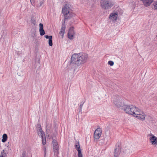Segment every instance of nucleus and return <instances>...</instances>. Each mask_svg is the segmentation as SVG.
I'll return each instance as SVG.
<instances>
[{"label": "nucleus", "instance_id": "19", "mask_svg": "<svg viewBox=\"0 0 157 157\" xmlns=\"http://www.w3.org/2000/svg\"><path fill=\"white\" fill-rule=\"evenodd\" d=\"M75 146L76 149L78 151L81 150L80 146L78 142H76L75 143Z\"/></svg>", "mask_w": 157, "mask_h": 157}, {"label": "nucleus", "instance_id": "16", "mask_svg": "<svg viewBox=\"0 0 157 157\" xmlns=\"http://www.w3.org/2000/svg\"><path fill=\"white\" fill-rule=\"evenodd\" d=\"M117 16L118 15L116 13H112L110 15L109 17L113 19V21H116L117 19Z\"/></svg>", "mask_w": 157, "mask_h": 157}, {"label": "nucleus", "instance_id": "1", "mask_svg": "<svg viewBox=\"0 0 157 157\" xmlns=\"http://www.w3.org/2000/svg\"><path fill=\"white\" fill-rule=\"evenodd\" d=\"M123 109L125 113L131 115H132L138 119L143 121L145 119V114L140 109L132 105H125L124 106Z\"/></svg>", "mask_w": 157, "mask_h": 157}, {"label": "nucleus", "instance_id": "5", "mask_svg": "<svg viewBox=\"0 0 157 157\" xmlns=\"http://www.w3.org/2000/svg\"><path fill=\"white\" fill-rule=\"evenodd\" d=\"M52 144L53 147L54 155L57 156L59 154V146L56 140L53 139Z\"/></svg>", "mask_w": 157, "mask_h": 157}, {"label": "nucleus", "instance_id": "18", "mask_svg": "<svg viewBox=\"0 0 157 157\" xmlns=\"http://www.w3.org/2000/svg\"><path fill=\"white\" fill-rule=\"evenodd\" d=\"M7 139V136L6 134H4L2 136V141L3 142H5Z\"/></svg>", "mask_w": 157, "mask_h": 157}, {"label": "nucleus", "instance_id": "27", "mask_svg": "<svg viewBox=\"0 0 157 157\" xmlns=\"http://www.w3.org/2000/svg\"><path fill=\"white\" fill-rule=\"evenodd\" d=\"M26 152L25 151H24L22 153V157H25L26 156Z\"/></svg>", "mask_w": 157, "mask_h": 157}, {"label": "nucleus", "instance_id": "15", "mask_svg": "<svg viewBox=\"0 0 157 157\" xmlns=\"http://www.w3.org/2000/svg\"><path fill=\"white\" fill-rule=\"evenodd\" d=\"M45 37L46 39H48V44L50 46H52V36L46 35Z\"/></svg>", "mask_w": 157, "mask_h": 157}, {"label": "nucleus", "instance_id": "2", "mask_svg": "<svg viewBox=\"0 0 157 157\" xmlns=\"http://www.w3.org/2000/svg\"><path fill=\"white\" fill-rule=\"evenodd\" d=\"M88 58L87 54L85 53H80L73 54L71 57V62L78 65L83 64L86 62Z\"/></svg>", "mask_w": 157, "mask_h": 157}, {"label": "nucleus", "instance_id": "7", "mask_svg": "<svg viewBox=\"0 0 157 157\" xmlns=\"http://www.w3.org/2000/svg\"><path fill=\"white\" fill-rule=\"evenodd\" d=\"M102 132V130L100 128H98L95 130L94 133V139L98 140L100 138L101 134Z\"/></svg>", "mask_w": 157, "mask_h": 157}, {"label": "nucleus", "instance_id": "24", "mask_svg": "<svg viewBox=\"0 0 157 157\" xmlns=\"http://www.w3.org/2000/svg\"><path fill=\"white\" fill-rule=\"evenodd\" d=\"M83 106V105L80 104L79 105V112H81L82 111V109Z\"/></svg>", "mask_w": 157, "mask_h": 157}, {"label": "nucleus", "instance_id": "8", "mask_svg": "<svg viewBox=\"0 0 157 157\" xmlns=\"http://www.w3.org/2000/svg\"><path fill=\"white\" fill-rule=\"evenodd\" d=\"M71 6L68 4H65L62 8V13L63 14L71 12L70 11Z\"/></svg>", "mask_w": 157, "mask_h": 157}, {"label": "nucleus", "instance_id": "6", "mask_svg": "<svg viewBox=\"0 0 157 157\" xmlns=\"http://www.w3.org/2000/svg\"><path fill=\"white\" fill-rule=\"evenodd\" d=\"M37 130L38 135L40 136L42 138V144L43 145H45L46 144V139L44 132L43 131L41 128L37 129Z\"/></svg>", "mask_w": 157, "mask_h": 157}, {"label": "nucleus", "instance_id": "4", "mask_svg": "<svg viewBox=\"0 0 157 157\" xmlns=\"http://www.w3.org/2000/svg\"><path fill=\"white\" fill-rule=\"evenodd\" d=\"M122 156L121 146L119 144H117L114 149V157H118L119 156Z\"/></svg>", "mask_w": 157, "mask_h": 157}, {"label": "nucleus", "instance_id": "30", "mask_svg": "<svg viewBox=\"0 0 157 157\" xmlns=\"http://www.w3.org/2000/svg\"><path fill=\"white\" fill-rule=\"evenodd\" d=\"M7 145V147H8V148H10V143L8 142V144L6 145Z\"/></svg>", "mask_w": 157, "mask_h": 157}, {"label": "nucleus", "instance_id": "20", "mask_svg": "<svg viewBox=\"0 0 157 157\" xmlns=\"http://www.w3.org/2000/svg\"><path fill=\"white\" fill-rule=\"evenodd\" d=\"M6 153L4 152V150H3L1 152L0 157H6Z\"/></svg>", "mask_w": 157, "mask_h": 157}, {"label": "nucleus", "instance_id": "9", "mask_svg": "<svg viewBox=\"0 0 157 157\" xmlns=\"http://www.w3.org/2000/svg\"><path fill=\"white\" fill-rule=\"evenodd\" d=\"M75 35V33L73 30V28H71L69 30L68 33V38L70 40H72L74 38V36Z\"/></svg>", "mask_w": 157, "mask_h": 157}, {"label": "nucleus", "instance_id": "31", "mask_svg": "<svg viewBox=\"0 0 157 157\" xmlns=\"http://www.w3.org/2000/svg\"><path fill=\"white\" fill-rule=\"evenodd\" d=\"M85 102V101H82L81 103L80 104L81 105H83L84 103Z\"/></svg>", "mask_w": 157, "mask_h": 157}, {"label": "nucleus", "instance_id": "13", "mask_svg": "<svg viewBox=\"0 0 157 157\" xmlns=\"http://www.w3.org/2000/svg\"><path fill=\"white\" fill-rule=\"evenodd\" d=\"M150 140L152 144H157V138L155 136L152 135V136L150 137Z\"/></svg>", "mask_w": 157, "mask_h": 157}, {"label": "nucleus", "instance_id": "3", "mask_svg": "<svg viewBox=\"0 0 157 157\" xmlns=\"http://www.w3.org/2000/svg\"><path fill=\"white\" fill-rule=\"evenodd\" d=\"M100 4L101 7L105 10L111 8L113 5L111 0H101Z\"/></svg>", "mask_w": 157, "mask_h": 157}, {"label": "nucleus", "instance_id": "29", "mask_svg": "<svg viewBox=\"0 0 157 157\" xmlns=\"http://www.w3.org/2000/svg\"><path fill=\"white\" fill-rule=\"evenodd\" d=\"M154 7L155 9L157 10V2L154 5Z\"/></svg>", "mask_w": 157, "mask_h": 157}, {"label": "nucleus", "instance_id": "26", "mask_svg": "<svg viewBox=\"0 0 157 157\" xmlns=\"http://www.w3.org/2000/svg\"><path fill=\"white\" fill-rule=\"evenodd\" d=\"M43 2L42 1H40V3L38 5V7H40L43 4Z\"/></svg>", "mask_w": 157, "mask_h": 157}, {"label": "nucleus", "instance_id": "22", "mask_svg": "<svg viewBox=\"0 0 157 157\" xmlns=\"http://www.w3.org/2000/svg\"><path fill=\"white\" fill-rule=\"evenodd\" d=\"M108 64L111 66H112L114 64V62L112 61H109L108 62Z\"/></svg>", "mask_w": 157, "mask_h": 157}, {"label": "nucleus", "instance_id": "11", "mask_svg": "<svg viewBox=\"0 0 157 157\" xmlns=\"http://www.w3.org/2000/svg\"><path fill=\"white\" fill-rule=\"evenodd\" d=\"M154 0H143L142 1L145 7H148L153 2Z\"/></svg>", "mask_w": 157, "mask_h": 157}, {"label": "nucleus", "instance_id": "12", "mask_svg": "<svg viewBox=\"0 0 157 157\" xmlns=\"http://www.w3.org/2000/svg\"><path fill=\"white\" fill-rule=\"evenodd\" d=\"M63 14L64 15V19L65 20L70 19L71 18L75 15L74 13H72V12H71L68 13H63Z\"/></svg>", "mask_w": 157, "mask_h": 157}, {"label": "nucleus", "instance_id": "25", "mask_svg": "<svg viewBox=\"0 0 157 157\" xmlns=\"http://www.w3.org/2000/svg\"><path fill=\"white\" fill-rule=\"evenodd\" d=\"M36 128H37V129H39L40 128H41V125H40V123H38L37 124V127H36Z\"/></svg>", "mask_w": 157, "mask_h": 157}, {"label": "nucleus", "instance_id": "10", "mask_svg": "<svg viewBox=\"0 0 157 157\" xmlns=\"http://www.w3.org/2000/svg\"><path fill=\"white\" fill-rule=\"evenodd\" d=\"M65 28L66 26L65 25V21H64L62 24L61 29L59 33V34L61 35L62 38L63 37L64 34Z\"/></svg>", "mask_w": 157, "mask_h": 157}, {"label": "nucleus", "instance_id": "23", "mask_svg": "<svg viewBox=\"0 0 157 157\" xmlns=\"http://www.w3.org/2000/svg\"><path fill=\"white\" fill-rule=\"evenodd\" d=\"M30 1L31 4L34 6L35 5V0H30Z\"/></svg>", "mask_w": 157, "mask_h": 157}, {"label": "nucleus", "instance_id": "17", "mask_svg": "<svg viewBox=\"0 0 157 157\" xmlns=\"http://www.w3.org/2000/svg\"><path fill=\"white\" fill-rule=\"evenodd\" d=\"M113 101L114 104L117 106V107H120L122 105L120 101V100L118 98L117 99L116 101L114 100Z\"/></svg>", "mask_w": 157, "mask_h": 157}, {"label": "nucleus", "instance_id": "21", "mask_svg": "<svg viewBox=\"0 0 157 157\" xmlns=\"http://www.w3.org/2000/svg\"><path fill=\"white\" fill-rule=\"evenodd\" d=\"M78 157H83L82 155V153L81 150L78 151Z\"/></svg>", "mask_w": 157, "mask_h": 157}, {"label": "nucleus", "instance_id": "14", "mask_svg": "<svg viewBox=\"0 0 157 157\" xmlns=\"http://www.w3.org/2000/svg\"><path fill=\"white\" fill-rule=\"evenodd\" d=\"M40 29L39 32L41 36H43L45 34V32L43 29V25L42 24H39Z\"/></svg>", "mask_w": 157, "mask_h": 157}, {"label": "nucleus", "instance_id": "28", "mask_svg": "<svg viewBox=\"0 0 157 157\" xmlns=\"http://www.w3.org/2000/svg\"><path fill=\"white\" fill-rule=\"evenodd\" d=\"M32 23L34 25H35L36 23V22L35 20L34 19L33 20H32Z\"/></svg>", "mask_w": 157, "mask_h": 157}]
</instances>
